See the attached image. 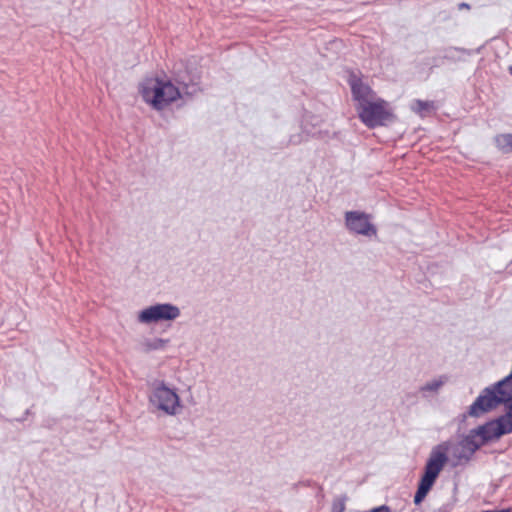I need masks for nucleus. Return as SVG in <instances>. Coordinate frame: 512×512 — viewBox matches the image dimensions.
Masks as SVG:
<instances>
[{
	"instance_id": "obj_7",
	"label": "nucleus",
	"mask_w": 512,
	"mask_h": 512,
	"mask_svg": "<svg viewBox=\"0 0 512 512\" xmlns=\"http://www.w3.org/2000/svg\"><path fill=\"white\" fill-rule=\"evenodd\" d=\"M345 228L354 235L367 238L377 236V227L371 222V215L359 210L346 211L344 214Z\"/></svg>"
},
{
	"instance_id": "obj_17",
	"label": "nucleus",
	"mask_w": 512,
	"mask_h": 512,
	"mask_svg": "<svg viewBox=\"0 0 512 512\" xmlns=\"http://www.w3.org/2000/svg\"><path fill=\"white\" fill-rule=\"evenodd\" d=\"M348 497L346 494L340 495L333 500L331 512H344L346 509V501Z\"/></svg>"
},
{
	"instance_id": "obj_18",
	"label": "nucleus",
	"mask_w": 512,
	"mask_h": 512,
	"mask_svg": "<svg viewBox=\"0 0 512 512\" xmlns=\"http://www.w3.org/2000/svg\"><path fill=\"white\" fill-rule=\"evenodd\" d=\"M430 489L424 487V486H421L418 484L417 486V490L415 492V495H414V504L415 505H420L424 499L426 498L427 494L429 493Z\"/></svg>"
},
{
	"instance_id": "obj_4",
	"label": "nucleus",
	"mask_w": 512,
	"mask_h": 512,
	"mask_svg": "<svg viewBox=\"0 0 512 512\" xmlns=\"http://www.w3.org/2000/svg\"><path fill=\"white\" fill-rule=\"evenodd\" d=\"M358 116L368 128H375L394 122L396 116L388 109V103L379 98L376 101H365L361 107H357Z\"/></svg>"
},
{
	"instance_id": "obj_5",
	"label": "nucleus",
	"mask_w": 512,
	"mask_h": 512,
	"mask_svg": "<svg viewBox=\"0 0 512 512\" xmlns=\"http://www.w3.org/2000/svg\"><path fill=\"white\" fill-rule=\"evenodd\" d=\"M150 403L167 415L174 416L182 408L181 400L176 390L170 388L162 380H155L149 396Z\"/></svg>"
},
{
	"instance_id": "obj_8",
	"label": "nucleus",
	"mask_w": 512,
	"mask_h": 512,
	"mask_svg": "<svg viewBox=\"0 0 512 512\" xmlns=\"http://www.w3.org/2000/svg\"><path fill=\"white\" fill-rule=\"evenodd\" d=\"M180 309L171 303H156L142 309L138 313V322L152 324L162 321H173L180 316Z\"/></svg>"
},
{
	"instance_id": "obj_3",
	"label": "nucleus",
	"mask_w": 512,
	"mask_h": 512,
	"mask_svg": "<svg viewBox=\"0 0 512 512\" xmlns=\"http://www.w3.org/2000/svg\"><path fill=\"white\" fill-rule=\"evenodd\" d=\"M498 440V436L495 434L493 420H488L476 428L471 429L468 434L464 436L460 445L464 450L468 451V454H460L458 458H464L465 461H469L473 454L482 446Z\"/></svg>"
},
{
	"instance_id": "obj_23",
	"label": "nucleus",
	"mask_w": 512,
	"mask_h": 512,
	"mask_svg": "<svg viewBox=\"0 0 512 512\" xmlns=\"http://www.w3.org/2000/svg\"><path fill=\"white\" fill-rule=\"evenodd\" d=\"M508 70H509V73L512 75V66H509Z\"/></svg>"
},
{
	"instance_id": "obj_1",
	"label": "nucleus",
	"mask_w": 512,
	"mask_h": 512,
	"mask_svg": "<svg viewBox=\"0 0 512 512\" xmlns=\"http://www.w3.org/2000/svg\"><path fill=\"white\" fill-rule=\"evenodd\" d=\"M140 93L144 101L156 110H162L182 97L180 88L176 87L171 80L158 77L145 79L140 86Z\"/></svg>"
},
{
	"instance_id": "obj_15",
	"label": "nucleus",
	"mask_w": 512,
	"mask_h": 512,
	"mask_svg": "<svg viewBox=\"0 0 512 512\" xmlns=\"http://www.w3.org/2000/svg\"><path fill=\"white\" fill-rule=\"evenodd\" d=\"M508 379V384L505 385V408L512 410V371L504 377Z\"/></svg>"
},
{
	"instance_id": "obj_9",
	"label": "nucleus",
	"mask_w": 512,
	"mask_h": 512,
	"mask_svg": "<svg viewBox=\"0 0 512 512\" xmlns=\"http://www.w3.org/2000/svg\"><path fill=\"white\" fill-rule=\"evenodd\" d=\"M447 449L448 448L442 444L435 446L430 453L423 472L438 478L448 461Z\"/></svg>"
},
{
	"instance_id": "obj_20",
	"label": "nucleus",
	"mask_w": 512,
	"mask_h": 512,
	"mask_svg": "<svg viewBox=\"0 0 512 512\" xmlns=\"http://www.w3.org/2000/svg\"><path fill=\"white\" fill-rule=\"evenodd\" d=\"M471 8L470 4L466 3V2H461L458 4V9L459 10H463V9H467L469 10Z\"/></svg>"
},
{
	"instance_id": "obj_13",
	"label": "nucleus",
	"mask_w": 512,
	"mask_h": 512,
	"mask_svg": "<svg viewBox=\"0 0 512 512\" xmlns=\"http://www.w3.org/2000/svg\"><path fill=\"white\" fill-rule=\"evenodd\" d=\"M411 108L415 113L424 117L431 111L435 110V104L433 101L416 99L412 102Z\"/></svg>"
},
{
	"instance_id": "obj_19",
	"label": "nucleus",
	"mask_w": 512,
	"mask_h": 512,
	"mask_svg": "<svg viewBox=\"0 0 512 512\" xmlns=\"http://www.w3.org/2000/svg\"><path fill=\"white\" fill-rule=\"evenodd\" d=\"M436 480L437 477L423 472L418 484L431 490Z\"/></svg>"
},
{
	"instance_id": "obj_24",
	"label": "nucleus",
	"mask_w": 512,
	"mask_h": 512,
	"mask_svg": "<svg viewBox=\"0 0 512 512\" xmlns=\"http://www.w3.org/2000/svg\"><path fill=\"white\" fill-rule=\"evenodd\" d=\"M25 417L18 419V421H24Z\"/></svg>"
},
{
	"instance_id": "obj_10",
	"label": "nucleus",
	"mask_w": 512,
	"mask_h": 512,
	"mask_svg": "<svg viewBox=\"0 0 512 512\" xmlns=\"http://www.w3.org/2000/svg\"><path fill=\"white\" fill-rule=\"evenodd\" d=\"M348 83L351 88L352 97L358 102L357 107H361L365 104V101H371L369 97H372L374 92L368 84L363 83L360 77L355 73H351L348 78Z\"/></svg>"
},
{
	"instance_id": "obj_22",
	"label": "nucleus",
	"mask_w": 512,
	"mask_h": 512,
	"mask_svg": "<svg viewBox=\"0 0 512 512\" xmlns=\"http://www.w3.org/2000/svg\"><path fill=\"white\" fill-rule=\"evenodd\" d=\"M29 414H30V409H27V410L25 411V416H27V415H29Z\"/></svg>"
},
{
	"instance_id": "obj_2",
	"label": "nucleus",
	"mask_w": 512,
	"mask_h": 512,
	"mask_svg": "<svg viewBox=\"0 0 512 512\" xmlns=\"http://www.w3.org/2000/svg\"><path fill=\"white\" fill-rule=\"evenodd\" d=\"M509 380L502 378L496 383L485 387L475 401L469 406L467 412L463 415L478 418L488 412L493 411L500 405L505 407V385Z\"/></svg>"
},
{
	"instance_id": "obj_16",
	"label": "nucleus",
	"mask_w": 512,
	"mask_h": 512,
	"mask_svg": "<svg viewBox=\"0 0 512 512\" xmlns=\"http://www.w3.org/2000/svg\"><path fill=\"white\" fill-rule=\"evenodd\" d=\"M444 385V381L440 379H434L430 382H427L423 386L420 387L421 392H437Z\"/></svg>"
},
{
	"instance_id": "obj_6",
	"label": "nucleus",
	"mask_w": 512,
	"mask_h": 512,
	"mask_svg": "<svg viewBox=\"0 0 512 512\" xmlns=\"http://www.w3.org/2000/svg\"><path fill=\"white\" fill-rule=\"evenodd\" d=\"M173 81L180 88L182 96L192 98L202 91L201 89V71L192 65L180 63L174 68Z\"/></svg>"
},
{
	"instance_id": "obj_12",
	"label": "nucleus",
	"mask_w": 512,
	"mask_h": 512,
	"mask_svg": "<svg viewBox=\"0 0 512 512\" xmlns=\"http://www.w3.org/2000/svg\"><path fill=\"white\" fill-rule=\"evenodd\" d=\"M496 147L504 154L512 152V133L499 134L495 136Z\"/></svg>"
},
{
	"instance_id": "obj_21",
	"label": "nucleus",
	"mask_w": 512,
	"mask_h": 512,
	"mask_svg": "<svg viewBox=\"0 0 512 512\" xmlns=\"http://www.w3.org/2000/svg\"><path fill=\"white\" fill-rule=\"evenodd\" d=\"M482 512H512L511 508H505L500 510H483Z\"/></svg>"
},
{
	"instance_id": "obj_11",
	"label": "nucleus",
	"mask_w": 512,
	"mask_h": 512,
	"mask_svg": "<svg viewBox=\"0 0 512 512\" xmlns=\"http://www.w3.org/2000/svg\"><path fill=\"white\" fill-rule=\"evenodd\" d=\"M492 420L495 425V434H497L499 440L503 436L512 433V410L510 408H505V412L502 415Z\"/></svg>"
},
{
	"instance_id": "obj_14",
	"label": "nucleus",
	"mask_w": 512,
	"mask_h": 512,
	"mask_svg": "<svg viewBox=\"0 0 512 512\" xmlns=\"http://www.w3.org/2000/svg\"><path fill=\"white\" fill-rule=\"evenodd\" d=\"M168 342H169L168 339H162V338L147 339L143 343L144 351L150 352V351L164 349Z\"/></svg>"
}]
</instances>
